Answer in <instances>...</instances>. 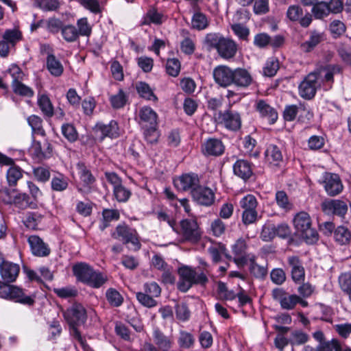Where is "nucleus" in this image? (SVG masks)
I'll use <instances>...</instances> for the list:
<instances>
[{
	"label": "nucleus",
	"mask_w": 351,
	"mask_h": 351,
	"mask_svg": "<svg viewBox=\"0 0 351 351\" xmlns=\"http://www.w3.org/2000/svg\"><path fill=\"white\" fill-rule=\"evenodd\" d=\"M19 270V266L11 262L5 261L1 265L0 274L5 282L0 281V298L23 304L32 305L34 303L33 298L25 295L19 287L8 283L16 280Z\"/></svg>",
	"instance_id": "obj_1"
},
{
	"label": "nucleus",
	"mask_w": 351,
	"mask_h": 351,
	"mask_svg": "<svg viewBox=\"0 0 351 351\" xmlns=\"http://www.w3.org/2000/svg\"><path fill=\"white\" fill-rule=\"evenodd\" d=\"M73 272L77 280L93 287L98 289L105 284L108 278L102 273L95 271L89 265L79 263L73 266Z\"/></svg>",
	"instance_id": "obj_2"
},
{
	"label": "nucleus",
	"mask_w": 351,
	"mask_h": 351,
	"mask_svg": "<svg viewBox=\"0 0 351 351\" xmlns=\"http://www.w3.org/2000/svg\"><path fill=\"white\" fill-rule=\"evenodd\" d=\"M179 281L177 287L179 291L185 293L189 290L193 285H205L208 279L203 271L198 272L196 269L189 266H182L178 269Z\"/></svg>",
	"instance_id": "obj_3"
},
{
	"label": "nucleus",
	"mask_w": 351,
	"mask_h": 351,
	"mask_svg": "<svg viewBox=\"0 0 351 351\" xmlns=\"http://www.w3.org/2000/svg\"><path fill=\"white\" fill-rule=\"evenodd\" d=\"M293 224L297 234L307 243L317 240V233L311 228V219L307 213L302 211L297 213L293 218Z\"/></svg>",
	"instance_id": "obj_4"
},
{
	"label": "nucleus",
	"mask_w": 351,
	"mask_h": 351,
	"mask_svg": "<svg viewBox=\"0 0 351 351\" xmlns=\"http://www.w3.org/2000/svg\"><path fill=\"white\" fill-rule=\"evenodd\" d=\"M213 117L218 124L223 125L229 130L237 131L241 127L240 114L231 109L215 112L213 114Z\"/></svg>",
	"instance_id": "obj_5"
},
{
	"label": "nucleus",
	"mask_w": 351,
	"mask_h": 351,
	"mask_svg": "<svg viewBox=\"0 0 351 351\" xmlns=\"http://www.w3.org/2000/svg\"><path fill=\"white\" fill-rule=\"evenodd\" d=\"M112 237L122 241L125 244L132 243L136 250H139L141 247V243L138 240L136 230L130 228L125 223L117 226L115 231L112 234Z\"/></svg>",
	"instance_id": "obj_6"
},
{
	"label": "nucleus",
	"mask_w": 351,
	"mask_h": 351,
	"mask_svg": "<svg viewBox=\"0 0 351 351\" xmlns=\"http://www.w3.org/2000/svg\"><path fill=\"white\" fill-rule=\"evenodd\" d=\"M199 176L193 172L183 173L173 179L174 186L180 191H192L199 185Z\"/></svg>",
	"instance_id": "obj_7"
},
{
	"label": "nucleus",
	"mask_w": 351,
	"mask_h": 351,
	"mask_svg": "<svg viewBox=\"0 0 351 351\" xmlns=\"http://www.w3.org/2000/svg\"><path fill=\"white\" fill-rule=\"evenodd\" d=\"M64 317L69 325L71 333L73 334L74 329H77V326L85 322L86 319V310L80 304L73 305L66 311Z\"/></svg>",
	"instance_id": "obj_8"
},
{
	"label": "nucleus",
	"mask_w": 351,
	"mask_h": 351,
	"mask_svg": "<svg viewBox=\"0 0 351 351\" xmlns=\"http://www.w3.org/2000/svg\"><path fill=\"white\" fill-rule=\"evenodd\" d=\"M315 73H310L299 85V94L300 97L306 99H312L320 83L317 80Z\"/></svg>",
	"instance_id": "obj_9"
},
{
	"label": "nucleus",
	"mask_w": 351,
	"mask_h": 351,
	"mask_svg": "<svg viewBox=\"0 0 351 351\" xmlns=\"http://www.w3.org/2000/svg\"><path fill=\"white\" fill-rule=\"evenodd\" d=\"M274 300L280 303V307L285 310H292L298 304L300 296L290 295L281 288H276L272 291Z\"/></svg>",
	"instance_id": "obj_10"
},
{
	"label": "nucleus",
	"mask_w": 351,
	"mask_h": 351,
	"mask_svg": "<svg viewBox=\"0 0 351 351\" xmlns=\"http://www.w3.org/2000/svg\"><path fill=\"white\" fill-rule=\"evenodd\" d=\"M181 234L188 241L196 242L200 237L201 233L196 220L183 219L180 221Z\"/></svg>",
	"instance_id": "obj_11"
},
{
	"label": "nucleus",
	"mask_w": 351,
	"mask_h": 351,
	"mask_svg": "<svg viewBox=\"0 0 351 351\" xmlns=\"http://www.w3.org/2000/svg\"><path fill=\"white\" fill-rule=\"evenodd\" d=\"M287 16L292 22H298L304 28L308 27L313 21V16L310 13L307 12L303 16V10L298 5H290L288 8Z\"/></svg>",
	"instance_id": "obj_12"
},
{
	"label": "nucleus",
	"mask_w": 351,
	"mask_h": 351,
	"mask_svg": "<svg viewBox=\"0 0 351 351\" xmlns=\"http://www.w3.org/2000/svg\"><path fill=\"white\" fill-rule=\"evenodd\" d=\"M215 82L221 87L232 84L233 70L225 65H219L213 69Z\"/></svg>",
	"instance_id": "obj_13"
},
{
	"label": "nucleus",
	"mask_w": 351,
	"mask_h": 351,
	"mask_svg": "<svg viewBox=\"0 0 351 351\" xmlns=\"http://www.w3.org/2000/svg\"><path fill=\"white\" fill-rule=\"evenodd\" d=\"M341 67L338 64H328L321 67L313 73L316 74L317 80L320 83L326 82L332 84L334 81V75L341 73Z\"/></svg>",
	"instance_id": "obj_14"
},
{
	"label": "nucleus",
	"mask_w": 351,
	"mask_h": 351,
	"mask_svg": "<svg viewBox=\"0 0 351 351\" xmlns=\"http://www.w3.org/2000/svg\"><path fill=\"white\" fill-rule=\"evenodd\" d=\"M322 210L327 214L343 217L348 211L347 203L340 199H330L322 202Z\"/></svg>",
	"instance_id": "obj_15"
},
{
	"label": "nucleus",
	"mask_w": 351,
	"mask_h": 351,
	"mask_svg": "<svg viewBox=\"0 0 351 351\" xmlns=\"http://www.w3.org/2000/svg\"><path fill=\"white\" fill-rule=\"evenodd\" d=\"M191 196L195 202L204 206L211 205L215 199V195L213 191L200 184L192 191Z\"/></svg>",
	"instance_id": "obj_16"
},
{
	"label": "nucleus",
	"mask_w": 351,
	"mask_h": 351,
	"mask_svg": "<svg viewBox=\"0 0 351 351\" xmlns=\"http://www.w3.org/2000/svg\"><path fill=\"white\" fill-rule=\"evenodd\" d=\"M287 263L291 267L293 280L296 283H302L304 280L305 271L299 257L297 256H289Z\"/></svg>",
	"instance_id": "obj_17"
},
{
	"label": "nucleus",
	"mask_w": 351,
	"mask_h": 351,
	"mask_svg": "<svg viewBox=\"0 0 351 351\" xmlns=\"http://www.w3.org/2000/svg\"><path fill=\"white\" fill-rule=\"evenodd\" d=\"M324 187L328 195L335 196L339 194L343 190V185L338 175L326 173L325 176Z\"/></svg>",
	"instance_id": "obj_18"
},
{
	"label": "nucleus",
	"mask_w": 351,
	"mask_h": 351,
	"mask_svg": "<svg viewBox=\"0 0 351 351\" xmlns=\"http://www.w3.org/2000/svg\"><path fill=\"white\" fill-rule=\"evenodd\" d=\"M224 145L222 142L216 138H210L202 147V152L205 156H218L224 152Z\"/></svg>",
	"instance_id": "obj_19"
},
{
	"label": "nucleus",
	"mask_w": 351,
	"mask_h": 351,
	"mask_svg": "<svg viewBox=\"0 0 351 351\" xmlns=\"http://www.w3.org/2000/svg\"><path fill=\"white\" fill-rule=\"evenodd\" d=\"M95 131L100 133L99 138L101 141L106 136L112 138H117L119 134L118 124L114 121H111L107 125L97 123L95 125Z\"/></svg>",
	"instance_id": "obj_20"
},
{
	"label": "nucleus",
	"mask_w": 351,
	"mask_h": 351,
	"mask_svg": "<svg viewBox=\"0 0 351 351\" xmlns=\"http://www.w3.org/2000/svg\"><path fill=\"white\" fill-rule=\"evenodd\" d=\"M217 50L221 57L230 59L235 56L237 47L233 40L223 38Z\"/></svg>",
	"instance_id": "obj_21"
},
{
	"label": "nucleus",
	"mask_w": 351,
	"mask_h": 351,
	"mask_svg": "<svg viewBox=\"0 0 351 351\" xmlns=\"http://www.w3.org/2000/svg\"><path fill=\"white\" fill-rule=\"evenodd\" d=\"M234 175L246 181L252 176L251 163L245 160H238L233 165Z\"/></svg>",
	"instance_id": "obj_22"
},
{
	"label": "nucleus",
	"mask_w": 351,
	"mask_h": 351,
	"mask_svg": "<svg viewBox=\"0 0 351 351\" xmlns=\"http://www.w3.org/2000/svg\"><path fill=\"white\" fill-rule=\"evenodd\" d=\"M140 123L143 127L157 125L156 112L149 106H144L139 110Z\"/></svg>",
	"instance_id": "obj_23"
},
{
	"label": "nucleus",
	"mask_w": 351,
	"mask_h": 351,
	"mask_svg": "<svg viewBox=\"0 0 351 351\" xmlns=\"http://www.w3.org/2000/svg\"><path fill=\"white\" fill-rule=\"evenodd\" d=\"M232 84L240 87H247L252 82V77L250 73L244 69L238 68L233 70Z\"/></svg>",
	"instance_id": "obj_24"
},
{
	"label": "nucleus",
	"mask_w": 351,
	"mask_h": 351,
	"mask_svg": "<svg viewBox=\"0 0 351 351\" xmlns=\"http://www.w3.org/2000/svg\"><path fill=\"white\" fill-rule=\"evenodd\" d=\"M256 110L261 116L267 117L269 123H274L278 119L276 110L267 104L264 100H259L256 103Z\"/></svg>",
	"instance_id": "obj_25"
},
{
	"label": "nucleus",
	"mask_w": 351,
	"mask_h": 351,
	"mask_svg": "<svg viewBox=\"0 0 351 351\" xmlns=\"http://www.w3.org/2000/svg\"><path fill=\"white\" fill-rule=\"evenodd\" d=\"M47 69L54 77H60L64 72V66L53 54L47 53Z\"/></svg>",
	"instance_id": "obj_26"
},
{
	"label": "nucleus",
	"mask_w": 351,
	"mask_h": 351,
	"mask_svg": "<svg viewBox=\"0 0 351 351\" xmlns=\"http://www.w3.org/2000/svg\"><path fill=\"white\" fill-rule=\"evenodd\" d=\"M76 168L84 185L88 188V191H90L91 185L95 182V177L83 162H77Z\"/></svg>",
	"instance_id": "obj_27"
},
{
	"label": "nucleus",
	"mask_w": 351,
	"mask_h": 351,
	"mask_svg": "<svg viewBox=\"0 0 351 351\" xmlns=\"http://www.w3.org/2000/svg\"><path fill=\"white\" fill-rule=\"evenodd\" d=\"M324 40V34L314 30L311 32L308 40L302 43L301 47L304 51L309 52Z\"/></svg>",
	"instance_id": "obj_28"
},
{
	"label": "nucleus",
	"mask_w": 351,
	"mask_h": 351,
	"mask_svg": "<svg viewBox=\"0 0 351 351\" xmlns=\"http://www.w3.org/2000/svg\"><path fill=\"white\" fill-rule=\"evenodd\" d=\"M332 350H335V351H342L340 343L335 339L326 342H321L315 350L310 346H306L304 348V351H332Z\"/></svg>",
	"instance_id": "obj_29"
},
{
	"label": "nucleus",
	"mask_w": 351,
	"mask_h": 351,
	"mask_svg": "<svg viewBox=\"0 0 351 351\" xmlns=\"http://www.w3.org/2000/svg\"><path fill=\"white\" fill-rule=\"evenodd\" d=\"M334 239L340 245L348 244L351 240V232L347 227L339 226L334 231Z\"/></svg>",
	"instance_id": "obj_30"
},
{
	"label": "nucleus",
	"mask_w": 351,
	"mask_h": 351,
	"mask_svg": "<svg viewBox=\"0 0 351 351\" xmlns=\"http://www.w3.org/2000/svg\"><path fill=\"white\" fill-rule=\"evenodd\" d=\"M153 337L156 346H157L159 349L162 350V351L168 350L171 348L172 341L171 339L165 335L159 330H154Z\"/></svg>",
	"instance_id": "obj_31"
},
{
	"label": "nucleus",
	"mask_w": 351,
	"mask_h": 351,
	"mask_svg": "<svg viewBox=\"0 0 351 351\" xmlns=\"http://www.w3.org/2000/svg\"><path fill=\"white\" fill-rule=\"evenodd\" d=\"M32 252L37 256H44V242L41 238L32 235L28 238Z\"/></svg>",
	"instance_id": "obj_32"
},
{
	"label": "nucleus",
	"mask_w": 351,
	"mask_h": 351,
	"mask_svg": "<svg viewBox=\"0 0 351 351\" xmlns=\"http://www.w3.org/2000/svg\"><path fill=\"white\" fill-rule=\"evenodd\" d=\"M136 90L139 95L147 100L157 101V97L154 94L152 89L150 88L148 84L139 82L136 86Z\"/></svg>",
	"instance_id": "obj_33"
},
{
	"label": "nucleus",
	"mask_w": 351,
	"mask_h": 351,
	"mask_svg": "<svg viewBox=\"0 0 351 351\" xmlns=\"http://www.w3.org/2000/svg\"><path fill=\"white\" fill-rule=\"evenodd\" d=\"M247 245L244 239H239L232 245V251L237 256L234 258V261L236 263L239 264L244 261V255L245 254Z\"/></svg>",
	"instance_id": "obj_34"
},
{
	"label": "nucleus",
	"mask_w": 351,
	"mask_h": 351,
	"mask_svg": "<svg viewBox=\"0 0 351 351\" xmlns=\"http://www.w3.org/2000/svg\"><path fill=\"white\" fill-rule=\"evenodd\" d=\"M311 12L316 19H323L327 17L330 14L327 2H317L313 5Z\"/></svg>",
	"instance_id": "obj_35"
},
{
	"label": "nucleus",
	"mask_w": 351,
	"mask_h": 351,
	"mask_svg": "<svg viewBox=\"0 0 351 351\" xmlns=\"http://www.w3.org/2000/svg\"><path fill=\"white\" fill-rule=\"evenodd\" d=\"M23 176L21 169L14 165L10 166L7 171L6 178L9 186H15L17 181Z\"/></svg>",
	"instance_id": "obj_36"
},
{
	"label": "nucleus",
	"mask_w": 351,
	"mask_h": 351,
	"mask_svg": "<svg viewBox=\"0 0 351 351\" xmlns=\"http://www.w3.org/2000/svg\"><path fill=\"white\" fill-rule=\"evenodd\" d=\"M2 38L10 44L12 47H14L15 45L22 39V33L15 28L6 29L2 36Z\"/></svg>",
	"instance_id": "obj_37"
},
{
	"label": "nucleus",
	"mask_w": 351,
	"mask_h": 351,
	"mask_svg": "<svg viewBox=\"0 0 351 351\" xmlns=\"http://www.w3.org/2000/svg\"><path fill=\"white\" fill-rule=\"evenodd\" d=\"M12 88L15 94L23 97H31L34 95L33 90L20 81H12Z\"/></svg>",
	"instance_id": "obj_38"
},
{
	"label": "nucleus",
	"mask_w": 351,
	"mask_h": 351,
	"mask_svg": "<svg viewBox=\"0 0 351 351\" xmlns=\"http://www.w3.org/2000/svg\"><path fill=\"white\" fill-rule=\"evenodd\" d=\"M208 25V21L205 14L202 12H195L191 20V26L193 29L202 30Z\"/></svg>",
	"instance_id": "obj_39"
},
{
	"label": "nucleus",
	"mask_w": 351,
	"mask_h": 351,
	"mask_svg": "<svg viewBox=\"0 0 351 351\" xmlns=\"http://www.w3.org/2000/svg\"><path fill=\"white\" fill-rule=\"evenodd\" d=\"M276 202L277 205L285 211H289L292 209L293 204L289 199V197L285 191H278L276 193Z\"/></svg>",
	"instance_id": "obj_40"
},
{
	"label": "nucleus",
	"mask_w": 351,
	"mask_h": 351,
	"mask_svg": "<svg viewBox=\"0 0 351 351\" xmlns=\"http://www.w3.org/2000/svg\"><path fill=\"white\" fill-rule=\"evenodd\" d=\"M162 18L163 15L161 13L158 12L156 9L152 8L147 12L142 25H149L150 23L160 25L162 23Z\"/></svg>",
	"instance_id": "obj_41"
},
{
	"label": "nucleus",
	"mask_w": 351,
	"mask_h": 351,
	"mask_svg": "<svg viewBox=\"0 0 351 351\" xmlns=\"http://www.w3.org/2000/svg\"><path fill=\"white\" fill-rule=\"evenodd\" d=\"M61 32L64 39L69 43L75 41L79 37L77 29L73 25L63 26Z\"/></svg>",
	"instance_id": "obj_42"
},
{
	"label": "nucleus",
	"mask_w": 351,
	"mask_h": 351,
	"mask_svg": "<svg viewBox=\"0 0 351 351\" xmlns=\"http://www.w3.org/2000/svg\"><path fill=\"white\" fill-rule=\"evenodd\" d=\"M266 157L270 163H274L275 165H277L282 160L281 151L276 145H271L267 148Z\"/></svg>",
	"instance_id": "obj_43"
},
{
	"label": "nucleus",
	"mask_w": 351,
	"mask_h": 351,
	"mask_svg": "<svg viewBox=\"0 0 351 351\" xmlns=\"http://www.w3.org/2000/svg\"><path fill=\"white\" fill-rule=\"evenodd\" d=\"M176 318L181 322L189 320L191 316V311L188 305L184 302L178 303L175 306Z\"/></svg>",
	"instance_id": "obj_44"
},
{
	"label": "nucleus",
	"mask_w": 351,
	"mask_h": 351,
	"mask_svg": "<svg viewBox=\"0 0 351 351\" xmlns=\"http://www.w3.org/2000/svg\"><path fill=\"white\" fill-rule=\"evenodd\" d=\"M27 121L33 130V136L44 135V132L42 131L43 121L41 118L36 115H32L27 119Z\"/></svg>",
	"instance_id": "obj_45"
},
{
	"label": "nucleus",
	"mask_w": 351,
	"mask_h": 351,
	"mask_svg": "<svg viewBox=\"0 0 351 351\" xmlns=\"http://www.w3.org/2000/svg\"><path fill=\"white\" fill-rule=\"evenodd\" d=\"M106 296L108 302L113 306H119L122 304L123 298L115 289L110 288L106 291Z\"/></svg>",
	"instance_id": "obj_46"
},
{
	"label": "nucleus",
	"mask_w": 351,
	"mask_h": 351,
	"mask_svg": "<svg viewBox=\"0 0 351 351\" xmlns=\"http://www.w3.org/2000/svg\"><path fill=\"white\" fill-rule=\"evenodd\" d=\"M346 25L339 20H334L329 25V31L333 38H338L345 33Z\"/></svg>",
	"instance_id": "obj_47"
},
{
	"label": "nucleus",
	"mask_w": 351,
	"mask_h": 351,
	"mask_svg": "<svg viewBox=\"0 0 351 351\" xmlns=\"http://www.w3.org/2000/svg\"><path fill=\"white\" fill-rule=\"evenodd\" d=\"M36 138L37 136H34V141L29 148V152L34 160L40 162L44 158V154L42 150L41 141L36 140Z\"/></svg>",
	"instance_id": "obj_48"
},
{
	"label": "nucleus",
	"mask_w": 351,
	"mask_h": 351,
	"mask_svg": "<svg viewBox=\"0 0 351 351\" xmlns=\"http://www.w3.org/2000/svg\"><path fill=\"white\" fill-rule=\"evenodd\" d=\"M113 194L115 199L119 202H127L131 196V191L122 184L113 189Z\"/></svg>",
	"instance_id": "obj_49"
},
{
	"label": "nucleus",
	"mask_w": 351,
	"mask_h": 351,
	"mask_svg": "<svg viewBox=\"0 0 351 351\" xmlns=\"http://www.w3.org/2000/svg\"><path fill=\"white\" fill-rule=\"evenodd\" d=\"M250 273L258 278H263L267 274V268L263 265H258L254 260H250Z\"/></svg>",
	"instance_id": "obj_50"
},
{
	"label": "nucleus",
	"mask_w": 351,
	"mask_h": 351,
	"mask_svg": "<svg viewBox=\"0 0 351 351\" xmlns=\"http://www.w3.org/2000/svg\"><path fill=\"white\" fill-rule=\"evenodd\" d=\"M76 25L79 36H89L91 34L92 27L86 18L78 19Z\"/></svg>",
	"instance_id": "obj_51"
},
{
	"label": "nucleus",
	"mask_w": 351,
	"mask_h": 351,
	"mask_svg": "<svg viewBox=\"0 0 351 351\" xmlns=\"http://www.w3.org/2000/svg\"><path fill=\"white\" fill-rule=\"evenodd\" d=\"M279 69V62L277 59L271 58L265 64L263 68V74L267 77H273Z\"/></svg>",
	"instance_id": "obj_52"
},
{
	"label": "nucleus",
	"mask_w": 351,
	"mask_h": 351,
	"mask_svg": "<svg viewBox=\"0 0 351 351\" xmlns=\"http://www.w3.org/2000/svg\"><path fill=\"white\" fill-rule=\"evenodd\" d=\"M167 73L173 77L178 75L180 71V62L177 58L168 59L166 64Z\"/></svg>",
	"instance_id": "obj_53"
},
{
	"label": "nucleus",
	"mask_w": 351,
	"mask_h": 351,
	"mask_svg": "<svg viewBox=\"0 0 351 351\" xmlns=\"http://www.w3.org/2000/svg\"><path fill=\"white\" fill-rule=\"evenodd\" d=\"M223 38V37H221L219 34L210 33L206 36L204 43L210 49L213 48L217 49Z\"/></svg>",
	"instance_id": "obj_54"
},
{
	"label": "nucleus",
	"mask_w": 351,
	"mask_h": 351,
	"mask_svg": "<svg viewBox=\"0 0 351 351\" xmlns=\"http://www.w3.org/2000/svg\"><path fill=\"white\" fill-rule=\"evenodd\" d=\"M119 217V213L117 210L114 209H105L103 211L104 222L101 226V230H104L107 228L109 224L108 223L114 219H118Z\"/></svg>",
	"instance_id": "obj_55"
},
{
	"label": "nucleus",
	"mask_w": 351,
	"mask_h": 351,
	"mask_svg": "<svg viewBox=\"0 0 351 351\" xmlns=\"http://www.w3.org/2000/svg\"><path fill=\"white\" fill-rule=\"evenodd\" d=\"M275 225L273 223L265 224L262 228L261 237L264 241H270L276 237Z\"/></svg>",
	"instance_id": "obj_56"
},
{
	"label": "nucleus",
	"mask_w": 351,
	"mask_h": 351,
	"mask_svg": "<svg viewBox=\"0 0 351 351\" xmlns=\"http://www.w3.org/2000/svg\"><path fill=\"white\" fill-rule=\"evenodd\" d=\"M62 133L64 136L71 142L75 141L77 138V132L74 126L71 124L66 123L62 125Z\"/></svg>",
	"instance_id": "obj_57"
},
{
	"label": "nucleus",
	"mask_w": 351,
	"mask_h": 351,
	"mask_svg": "<svg viewBox=\"0 0 351 351\" xmlns=\"http://www.w3.org/2000/svg\"><path fill=\"white\" fill-rule=\"evenodd\" d=\"M68 184L67 178L62 176L54 177L51 180V188L53 191H62L67 188Z\"/></svg>",
	"instance_id": "obj_58"
},
{
	"label": "nucleus",
	"mask_w": 351,
	"mask_h": 351,
	"mask_svg": "<svg viewBox=\"0 0 351 351\" xmlns=\"http://www.w3.org/2000/svg\"><path fill=\"white\" fill-rule=\"evenodd\" d=\"M136 298L142 305L148 308L154 307L157 304L153 297L146 293H137Z\"/></svg>",
	"instance_id": "obj_59"
},
{
	"label": "nucleus",
	"mask_w": 351,
	"mask_h": 351,
	"mask_svg": "<svg viewBox=\"0 0 351 351\" xmlns=\"http://www.w3.org/2000/svg\"><path fill=\"white\" fill-rule=\"evenodd\" d=\"M49 337L48 339L50 340L56 339L58 337H59L62 332V327L60 324V322L58 320L52 321L49 325L48 328Z\"/></svg>",
	"instance_id": "obj_60"
},
{
	"label": "nucleus",
	"mask_w": 351,
	"mask_h": 351,
	"mask_svg": "<svg viewBox=\"0 0 351 351\" xmlns=\"http://www.w3.org/2000/svg\"><path fill=\"white\" fill-rule=\"evenodd\" d=\"M217 291L221 298L232 300L236 298V293L232 290H228L224 282H219L217 285Z\"/></svg>",
	"instance_id": "obj_61"
},
{
	"label": "nucleus",
	"mask_w": 351,
	"mask_h": 351,
	"mask_svg": "<svg viewBox=\"0 0 351 351\" xmlns=\"http://www.w3.org/2000/svg\"><path fill=\"white\" fill-rule=\"evenodd\" d=\"M157 125H152L146 127L144 132L145 138L147 143L150 144H154L158 141V138L159 137V134L156 130Z\"/></svg>",
	"instance_id": "obj_62"
},
{
	"label": "nucleus",
	"mask_w": 351,
	"mask_h": 351,
	"mask_svg": "<svg viewBox=\"0 0 351 351\" xmlns=\"http://www.w3.org/2000/svg\"><path fill=\"white\" fill-rule=\"evenodd\" d=\"M126 101V97L122 90H120L117 95L112 96L110 98L111 104L114 108H121L123 107Z\"/></svg>",
	"instance_id": "obj_63"
},
{
	"label": "nucleus",
	"mask_w": 351,
	"mask_h": 351,
	"mask_svg": "<svg viewBox=\"0 0 351 351\" xmlns=\"http://www.w3.org/2000/svg\"><path fill=\"white\" fill-rule=\"evenodd\" d=\"M339 284L344 293L351 289V273L346 272L341 274L339 277Z\"/></svg>",
	"instance_id": "obj_64"
}]
</instances>
